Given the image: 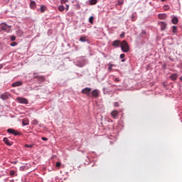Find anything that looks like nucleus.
<instances>
[{
  "mask_svg": "<svg viewBox=\"0 0 182 182\" xmlns=\"http://www.w3.org/2000/svg\"><path fill=\"white\" fill-rule=\"evenodd\" d=\"M121 48L122 52H124V53L129 52V44L127 43V41H123L121 43Z\"/></svg>",
  "mask_w": 182,
  "mask_h": 182,
  "instance_id": "obj_1",
  "label": "nucleus"
},
{
  "mask_svg": "<svg viewBox=\"0 0 182 182\" xmlns=\"http://www.w3.org/2000/svg\"><path fill=\"white\" fill-rule=\"evenodd\" d=\"M33 75V79H37V82H38V83H42V82H45V80H46V78L43 75H38L36 73H34Z\"/></svg>",
  "mask_w": 182,
  "mask_h": 182,
  "instance_id": "obj_2",
  "label": "nucleus"
},
{
  "mask_svg": "<svg viewBox=\"0 0 182 182\" xmlns=\"http://www.w3.org/2000/svg\"><path fill=\"white\" fill-rule=\"evenodd\" d=\"M0 31H4L5 32H11V26L6 23L0 24Z\"/></svg>",
  "mask_w": 182,
  "mask_h": 182,
  "instance_id": "obj_3",
  "label": "nucleus"
},
{
  "mask_svg": "<svg viewBox=\"0 0 182 182\" xmlns=\"http://www.w3.org/2000/svg\"><path fill=\"white\" fill-rule=\"evenodd\" d=\"M7 132L9 133H10L11 134H14V136H21V132H19L17 130H15L14 129H8Z\"/></svg>",
  "mask_w": 182,
  "mask_h": 182,
  "instance_id": "obj_4",
  "label": "nucleus"
},
{
  "mask_svg": "<svg viewBox=\"0 0 182 182\" xmlns=\"http://www.w3.org/2000/svg\"><path fill=\"white\" fill-rule=\"evenodd\" d=\"M90 92H92V88L85 87L82 90L81 93H82V95H86L87 96H89V95H90Z\"/></svg>",
  "mask_w": 182,
  "mask_h": 182,
  "instance_id": "obj_5",
  "label": "nucleus"
},
{
  "mask_svg": "<svg viewBox=\"0 0 182 182\" xmlns=\"http://www.w3.org/2000/svg\"><path fill=\"white\" fill-rule=\"evenodd\" d=\"M17 100L18 102H19V103H23V105H28V100H26V98L18 97Z\"/></svg>",
  "mask_w": 182,
  "mask_h": 182,
  "instance_id": "obj_6",
  "label": "nucleus"
},
{
  "mask_svg": "<svg viewBox=\"0 0 182 182\" xmlns=\"http://www.w3.org/2000/svg\"><path fill=\"white\" fill-rule=\"evenodd\" d=\"M23 85V82L22 81H17L14 82L11 86L12 87H18V86H22Z\"/></svg>",
  "mask_w": 182,
  "mask_h": 182,
  "instance_id": "obj_7",
  "label": "nucleus"
},
{
  "mask_svg": "<svg viewBox=\"0 0 182 182\" xmlns=\"http://www.w3.org/2000/svg\"><path fill=\"white\" fill-rule=\"evenodd\" d=\"M9 96H11V95L4 93L1 95V99H2V100H7V99L9 98Z\"/></svg>",
  "mask_w": 182,
  "mask_h": 182,
  "instance_id": "obj_8",
  "label": "nucleus"
},
{
  "mask_svg": "<svg viewBox=\"0 0 182 182\" xmlns=\"http://www.w3.org/2000/svg\"><path fill=\"white\" fill-rule=\"evenodd\" d=\"M111 116L113 117V119H116L119 116V112L117 110H113L111 112Z\"/></svg>",
  "mask_w": 182,
  "mask_h": 182,
  "instance_id": "obj_9",
  "label": "nucleus"
},
{
  "mask_svg": "<svg viewBox=\"0 0 182 182\" xmlns=\"http://www.w3.org/2000/svg\"><path fill=\"white\" fill-rule=\"evenodd\" d=\"M3 141L7 146H12L13 144V142L9 141V139H8L6 137L4 138Z\"/></svg>",
  "mask_w": 182,
  "mask_h": 182,
  "instance_id": "obj_10",
  "label": "nucleus"
},
{
  "mask_svg": "<svg viewBox=\"0 0 182 182\" xmlns=\"http://www.w3.org/2000/svg\"><path fill=\"white\" fill-rule=\"evenodd\" d=\"M177 77H178V74L174 73L170 75V79L171 80H177Z\"/></svg>",
  "mask_w": 182,
  "mask_h": 182,
  "instance_id": "obj_11",
  "label": "nucleus"
},
{
  "mask_svg": "<svg viewBox=\"0 0 182 182\" xmlns=\"http://www.w3.org/2000/svg\"><path fill=\"white\" fill-rule=\"evenodd\" d=\"M92 95L94 97H97L99 96V90H92Z\"/></svg>",
  "mask_w": 182,
  "mask_h": 182,
  "instance_id": "obj_12",
  "label": "nucleus"
},
{
  "mask_svg": "<svg viewBox=\"0 0 182 182\" xmlns=\"http://www.w3.org/2000/svg\"><path fill=\"white\" fill-rule=\"evenodd\" d=\"M30 8L31 9H35L36 8V2L31 1L30 4Z\"/></svg>",
  "mask_w": 182,
  "mask_h": 182,
  "instance_id": "obj_13",
  "label": "nucleus"
},
{
  "mask_svg": "<svg viewBox=\"0 0 182 182\" xmlns=\"http://www.w3.org/2000/svg\"><path fill=\"white\" fill-rule=\"evenodd\" d=\"M167 28V24L164 22H161V31H164Z\"/></svg>",
  "mask_w": 182,
  "mask_h": 182,
  "instance_id": "obj_14",
  "label": "nucleus"
},
{
  "mask_svg": "<svg viewBox=\"0 0 182 182\" xmlns=\"http://www.w3.org/2000/svg\"><path fill=\"white\" fill-rule=\"evenodd\" d=\"M172 23H173V25H177V23H178V18H177V17L172 18Z\"/></svg>",
  "mask_w": 182,
  "mask_h": 182,
  "instance_id": "obj_15",
  "label": "nucleus"
},
{
  "mask_svg": "<svg viewBox=\"0 0 182 182\" xmlns=\"http://www.w3.org/2000/svg\"><path fill=\"white\" fill-rule=\"evenodd\" d=\"M80 42H87V37L86 36H82L80 38Z\"/></svg>",
  "mask_w": 182,
  "mask_h": 182,
  "instance_id": "obj_16",
  "label": "nucleus"
},
{
  "mask_svg": "<svg viewBox=\"0 0 182 182\" xmlns=\"http://www.w3.org/2000/svg\"><path fill=\"white\" fill-rule=\"evenodd\" d=\"M112 45L113 46H119V45H120V41H114L113 43H112Z\"/></svg>",
  "mask_w": 182,
  "mask_h": 182,
  "instance_id": "obj_17",
  "label": "nucleus"
},
{
  "mask_svg": "<svg viewBox=\"0 0 182 182\" xmlns=\"http://www.w3.org/2000/svg\"><path fill=\"white\" fill-rule=\"evenodd\" d=\"M40 11L42 14H43V12H45V11H46V6H45L43 5L41 6Z\"/></svg>",
  "mask_w": 182,
  "mask_h": 182,
  "instance_id": "obj_18",
  "label": "nucleus"
},
{
  "mask_svg": "<svg viewBox=\"0 0 182 182\" xmlns=\"http://www.w3.org/2000/svg\"><path fill=\"white\" fill-rule=\"evenodd\" d=\"M166 18H167V14H160V19H166Z\"/></svg>",
  "mask_w": 182,
  "mask_h": 182,
  "instance_id": "obj_19",
  "label": "nucleus"
},
{
  "mask_svg": "<svg viewBox=\"0 0 182 182\" xmlns=\"http://www.w3.org/2000/svg\"><path fill=\"white\" fill-rule=\"evenodd\" d=\"M90 5H96V4H97V0H90Z\"/></svg>",
  "mask_w": 182,
  "mask_h": 182,
  "instance_id": "obj_20",
  "label": "nucleus"
},
{
  "mask_svg": "<svg viewBox=\"0 0 182 182\" xmlns=\"http://www.w3.org/2000/svg\"><path fill=\"white\" fill-rule=\"evenodd\" d=\"M58 10L60 11V12H63V11H65V6H60L58 7Z\"/></svg>",
  "mask_w": 182,
  "mask_h": 182,
  "instance_id": "obj_21",
  "label": "nucleus"
},
{
  "mask_svg": "<svg viewBox=\"0 0 182 182\" xmlns=\"http://www.w3.org/2000/svg\"><path fill=\"white\" fill-rule=\"evenodd\" d=\"M93 19H95V17H93V16H90V18H89V22L92 25H93Z\"/></svg>",
  "mask_w": 182,
  "mask_h": 182,
  "instance_id": "obj_22",
  "label": "nucleus"
},
{
  "mask_svg": "<svg viewBox=\"0 0 182 182\" xmlns=\"http://www.w3.org/2000/svg\"><path fill=\"white\" fill-rule=\"evenodd\" d=\"M108 70H109V72L113 70V64H109Z\"/></svg>",
  "mask_w": 182,
  "mask_h": 182,
  "instance_id": "obj_23",
  "label": "nucleus"
},
{
  "mask_svg": "<svg viewBox=\"0 0 182 182\" xmlns=\"http://www.w3.org/2000/svg\"><path fill=\"white\" fill-rule=\"evenodd\" d=\"M163 8L164 11H168L170 9V6H168V5H164Z\"/></svg>",
  "mask_w": 182,
  "mask_h": 182,
  "instance_id": "obj_24",
  "label": "nucleus"
},
{
  "mask_svg": "<svg viewBox=\"0 0 182 182\" xmlns=\"http://www.w3.org/2000/svg\"><path fill=\"white\" fill-rule=\"evenodd\" d=\"M124 4V0H118V5L121 6Z\"/></svg>",
  "mask_w": 182,
  "mask_h": 182,
  "instance_id": "obj_25",
  "label": "nucleus"
},
{
  "mask_svg": "<svg viewBox=\"0 0 182 182\" xmlns=\"http://www.w3.org/2000/svg\"><path fill=\"white\" fill-rule=\"evenodd\" d=\"M172 29H173V32L176 33V32L177 31V26H173Z\"/></svg>",
  "mask_w": 182,
  "mask_h": 182,
  "instance_id": "obj_26",
  "label": "nucleus"
},
{
  "mask_svg": "<svg viewBox=\"0 0 182 182\" xmlns=\"http://www.w3.org/2000/svg\"><path fill=\"white\" fill-rule=\"evenodd\" d=\"M11 46H16L17 45H18V43H16V42H12V43H11Z\"/></svg>",
  "mask_w": 182,
  "mask_h": 182,
  "instance_id": "obj_27",
  "label": "nucleus"
},
{
  "mask_svg": "<svg viewBox=\"0 0 182 182\" xmlns=\"http://www.w3.org/2000/svg\"><path fill=\"white\" fill-rule=\"evenodd\" d=\"M23 126H27V124H28V121H26V120H23Z\"/></svg>",
  "mask_w": 182,
  "mask_h": 182,
  "instance_id": "obj_28",
  "label": "nucleus"
},
{
  "mask_svg": "<svg viewBox=\"0 0 182 182\" xmlns=\"http://www.w3.org/2000/svg\"><path fill=\"white\" fill-rule=\"evenodd\" d=\"M25 147L32 149V147H33V145L26 144V145H25Z\"/></svg>",
  "mask_w": 182,
  "mask_h": 182,
  "instance_id": "obj_29",
  "label": "nucleus"
},
{
  "mask_svg": "<svg viewBox=\"0 0 182 182\" xmlns=\"http://www.w3.org/2000/svg\"><path fill=\"white\" fill-rule=\"evenodd\" d=\"M55 165L56 167H60L62 166V164L60 162H57Z\"/></svg>",
  "mask_w": 182,
  "mask_h": 182,
  "instance_id": "obj_30",
  "label": "nucleus"
},
{
  "mask_svg": "<svg viewBox=\"0 0 182 182\" xmlns=\"http://www.w3.org/2000/svg\"><path fill=\"white\" fill-rule=\"evenodd\" d=\"M114 106L115 107H119V102H114Z\"/></svg>",
  "mask_w": 182,
  "mask_h": 182,
  "instance_id": "obj_31",
  "label": "nucleus"
},
{
  "mask_svg": "<svg viewBox=\"0 0 182 182\" xmlns=\"http://www.w3.org/2000/svg\"><path fill=\"white\" fill-rule=\"evenodd\" d=\"M16 37H15V36H12L11 37V40L12 41H16Z\"/></svg>",
  "mask_w": 182,
  "mask_h": 182,
  "instance_id": "obj_32",
  "label": "nucleus"
},
{
  "mask_svg": "<svg viewBox=\"0 0 182 182\" xmlns=\"http://www.w3.org/2000/svg\"><path fill=\"white\" fill-rule=\"evenodd\" d=\"M41 139L43 140V141H48V138L46 137H42Z\"/></svg>",
  "mask_w": 182,
  "mask_h": 182,
  "instance_id": "obj_33",
  "label": "nucleus"
},
{
  "mask_svg": "<svg viewBox=\"0 0 182 182\" xmlns=\"http://www.w3.org/2000/svg\"><path fill=\"white\" fill-rule=\"evenodd\" d=\"M10 174H11V176H14V174H15V171H11Z\"/></svg>",
  "mask_w": 182,
  "mask_h": 182,
  "instance_id": "obj_34",
  "label": "nucleus"
},
{
  "mask_svg": "<svg viewBox=\"0 0 182 182\" xmlns=\"http://www.w3.org/2000/svg\"><path fill=\"white\" fill-rule=\"evenodd\" d=\"M68 2V0H61L62 4H66Z\"/></svg>",
  "mask_w": 182,
  "mask_h": 182,
  "instance_id": "obj_35",
  "label": "nucleus"
},
{
  "mask_svg": "<svg viewBox=\"0 0 182 182\" xmlns=\"http://www.w3.org/2000/svg\"><path fill=\"white\" fill-rule=\"evenodd\" d=\"M124 32H123L121 35H120V38H124Z\"/></svg>",
  "mask_w": 182,
  "mask_h": 182,
  "instance_id": "obj_36",
  "label": "nucleus"
},
{
  "mask_svg": "<svg viewBox=\"0 0 182 182\" xmlns=\"http://www.w3.org/2000/svg\"><path fill=\"white\" fill-rule=\"evenodd\" d=\"M124 56H125L124 54H121V55H120V58H121V59H124Z\"/></svg>",
  "mask_w": 182,
  "mask_h": 182,
  "instance_id": "obj_37",
  "label": "nucleus"
},
{
  "mask_svg": "<svg viewBox=\"0 0 182 182\" xmlns=\"http://www.w3.org/2000/svg\"><path fill=\"white\" fill-rule=\"evenodd\" d=\"M66 9V11H69V5H68V4L66 5V9Z\"/></svg>",
  "mask_w": 182,
  "mask_h": 182,
  "instance_id": "obj_38",
  "label": "nucleus"
},
{
  "mask_svg": "<svg viewBox=\"0 0 182 182\" xmlns=\"http://www.w3.org/2000/svg\"><path fill=\"white\" fill-rule=\"evenodd\" d=\"M115 82H120V80L117 77L115 78Z\"/></svg>",
  "mask_w": 182,
  "mask_h": 182,
  "instance_id": "obj_39",
  "label": "nucleus"
},
{
  "mask_svg": "<svg viewBox=\"0 0 182 182\" xmlns=\"http://www.w3.org/2000/svg\"><path fill=\"white\" fill-rule=\"evenodd\" d=\"M141 33H142V35H144V34L146 33V31H143L141 32Z\"/></svg>",
  "mask_w": 182,
  "mask_h": 182,
  "instance_id": "obj_40",
  "label": "nucleus"
},
{
  "mask_svg": "<svg viewBox=\"0 0 182 182\" xmlns=\"http://www.w3.org/2000/svg\"><path fill=\"white\" fill-rule=\"evenodd\" d=\"M3 66L2 65H0V69H2Z\"/></svg>",
  "mask_w": 182,
  "mask_h": 182,
  "instance_id": "obj_41",
  "label": "nucleus"
},
{
  "mask_svg": "<svg viewBox=\"0 0 182 182\" xmlns=\"http://www.w3.org/2000/svg\"><path fill=\"white\" fill-rule=\"evenodd\" d=\"M162 2H166V0H161Z\"/></svg>",
  "mask_w": 182,
  "mask_h": 182,
  "instance_id": "obj_42",
  "label": "nucleus"
},
{
  "mask_svg": "<svg viewBox=\"0 0 182 182\" xmlns=\"http://www.w3.org/2000/svg\"><path fill=\"white\" fill-rule=\"evenodd\" d=\"M179 79H180V80H181V81H182V77H180V78H179Z\"/></svg>",
  "mask_w": 182,
  "mask_h": 182,
  "instance_id": "obj_43",
  "label": "nucleus"
},
{
  "mask_svg": "<svg viewBox=\"0 0 182 182\" xmlns=\"http://www.w3.org/2000/svg\"><path fill=\"white\" fill-rule=\"evenodd\" d=\"M124 60H125L124 59H122V62H124Z\"/></svg>",
  "mask_w": 182,
  "mask_h": 182,
  "instance_id": "obj_44",
  "label": "nucleus"
},
{
  "mask_svg": "<svg viewBox=\"0 0 182 182\" xmlns=\"http://www.w3.org/2000/svg\"><path fill=\"white\" fill-rule=\"evenodd\" d=\"M158 18H160V14H158Z\"/></svg>",
  "mask_w": 182,
  "mask_h": 182,
  "instance_id": "obj_45",
  "label": "nucleus"
},
{
  "mask_svg": "<svg viewBox=\"0 0 182 182\" xmlns=\"http://www.w3.org/2000/svg\"><path fill=\"white\" fill-rule=\"evenodd\" d=\"M80 68H83V65H80Z\"/></svg>",
  "mask_w": 182,
  "mask_h": 182,
  "instance_id": "obj_46",
  "label": "nucleus"
}]
</instances>
